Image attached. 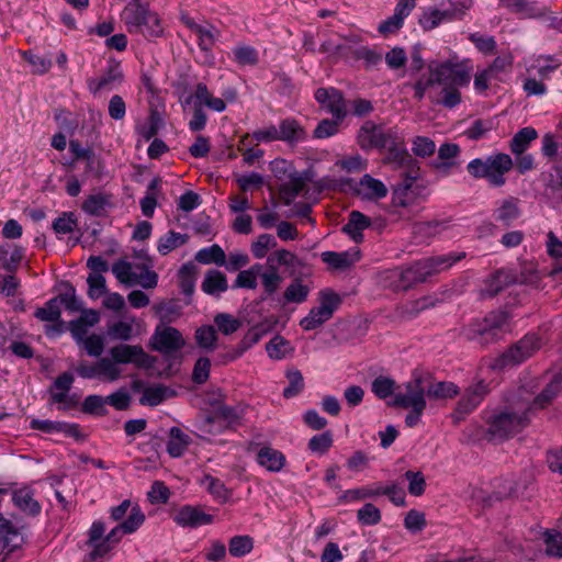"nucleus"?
I'll list each match as a JSON object with an SVG mask.
<instances>
[{
  "mask_svg": "<svg viewBox=\"0 0 562 562\" xmlns=\"http://www.w3.org/2000/svg\"><path fill=\"white\" fill-rule=\"evenodd\" d=\"M266 265L274 280L278 281L277 272L280 268L292 273L301 267V261L293 252L286 249H277L267 257Z\"/></svg>",
  "mask_w": 562,
  "mask_h": 562,
  "instance_id": "24",
  "label": "nucleus"
},
{
  "mask_svg": "<svg viewBox=\"0 0 562 562\" xmlns=\"http://www.w3.org/2000/svg\"><path fill=\"white\" fill-rule=\"evenodd\" d=\"M109 353L120 367L132 363L138 368H149L154 363V359L139 345L120 344L113 346Z\"/></svg>",
  "mask_w": 562,
  "mask_h": 562,
  "instance_id": "14",
  "label": "nucleus"
},
{
  "mask_svg": "<svg viewBox=\"0 0 562 562\" xmlns=\"http://www.w3.org/2000/svg\"><path fill=\"white\" fill-rule=\"evenodd\" d=\"M277 240L270 234L259 235L250 245V251L256 259H262L270 249L276 248Z\"/></svg>",
  "mask_w": 562,
  "mask_h": 562,
  "instance_id": "43",
  "label": "nucleus"
},
{
  "mask_svg": "<svg viewBox=\"0 0 562 562\" xmlns=\"http://www.w3.org/2000/svg\"><path fill=\"white\" fill-rule=\"evenodd\" d=\"M234 56L241 66H254L258 63V53L250 46H237L234 48Z\"/></svg>",
  "mask_w": 562,
  "mask_h": 562,
  "instance_id": "58",
  "label": "nucleus"
},
{
  "mask_svg": "<svg viewBox=\"0 0 562 562\" xmlns=\"http://www.w3.org/2000/svg\"><path fill=\"white\" fill-rule=\"evenodd\" d=\"M473 66L470 59L460 60L457 55L450 56L447 60H431L428 64L429 78L419 79L414 89L415 97L423 99L428 90L438 83L442 86L440 97L429 94L432 102L442 104L445 108H456L461 102L460 88L468 87L471 81Z\"/></svg>",
  "mask_w": 562,
  "mask_h": 562,
  "instance_id": "1",
  "label": "nucleus"
},
{
  "mask_svg": "<svg viewBox=\"0 0 562 562\" xmlns=\"http://www.w3.org/2000/svg\"><path fill=\"white\" fill-rule=\"evenodd\" d=\"M510 330L509 315L504 311H494L469 324L464 335L469 340L488 345L503 339Z\"/></svg>",
  "mask_w": 562,
  "mask_h": 562,
  "instance_id": "6",
  "label": "nucleus"
},
{
  "mask_svg": "<svg viewBox=\"0 0 562 562\" xmlns=\"http://www.w3.org/2000/svg\"><path fill=\"white\" fill-rule=\"evenodd\" d=\"M333 446V435L330 431H324L313 436L308 441V449L314 453L324 454Z\"/></svg>",
  "mask_w": 562,
  "mask_h": 562,
  "instance_id": "54",
  "label": "nucleus"
},
{
  "mask_svg": "<svg viewBox=\"0 0 562 562\" xmlns=\"http://www.w3.org/2000/svg\"><path fill=\"white\" fill-rule=\"evenodd\" d=\"M134 322L135 319L133 317L115 322L108 326L106 334L113 340H130L134 336Z\"/></svg>",
  "mask_w": 562,
  "mask_h": 562,
  "instance_id": "39",
  "label": "nucleus"
},
{
  "mask_svg": "<svg viewBox=\"0 0 562 562\" xmlns=\"http://www.w3.org/2000/svg\"><path fill=\"white\" fill-rule=\"evenodd\" d=\"M371 225V220L359 211H352L349 214L348 223L342 227V232L350 238L359 243L362 240V232Z\"/></svg>",
  "mask_w": 562,
  "mask_h": 562,
  "instance_id": "33",
  "label": "nucleus"
},
{
  "mask_svg": "<svg viewBox=\"0 0 562 562\" xmlns=\"http://www.w3.org/2000/svg\"><path fill=\"white\" fill-rule=\"evenodd\" d=\"M513 159L509 155L497 153L487 156L485 159H472L467 169L474 178H484L493 187L505 184V175L513 168Z\"/></svg>",
  "mask_w": 562,
  "mask_h": 562,
  "instance_id": "7",
  "label": "nucleus"
},
{
  "mask_svg": "<svg viewBox=\"0 0 562 562\" xmlns=\"http://www.w3.org/2000/svg\"><path fill=\"white\" fill-rule=\"evenodd\" d=\"M195 340L199 347L206 350H214L217 336L213 326H202L195 330Z\"/></svg>",
  "mask_w": 562,
  "mask_h": 562,
  "instance_id": "46",
  "label": "nucleus"
},
{
  "mask_svg": "<svg viewBox=\"0 0 562 562\" xmlns=\"http://www.w3.org/2000/svg\"><path fill=\"white\" fill-rule=\"evenodd\" d=\"M412 151L418 157L426 158L435 154L436 144L429 137L416 136L412 140Z\"/></svg>",
  "mask_w": 562,
  "mask_h": 562,
  "instance_id": "53",
  "label": "nucleus"
},
{
  "mask_svg": "<svg viewBox=\"0 0 562 562\" xmlns=\"http://www.w3.org/2000/svg\"><path fill=\"white\" fill-rule=\"evenodd\" d=\"M460 155V147L453 143H445L438 149V160L435 164V168L445 175H448L449 171L458 167L459 164L457 158Z\"/></svg>",
  "mask_w": 562,
  "mask_h": 562,
  "instance_id": "31",
  "label": "nucleus"
},
{
  "mask_svg": "<svg viewBox=\"0 0 562 562\" xmlns=\"http://www.w3.org/2000/svg\"><path fill=\"white\" fill-rule=\"evenodd\" d=\"M173 521L183 528H198L213 522V516L198 507L186 505L172 514Z\"/></svg>",
  "mask_w": 562,
  "mask_h": 562,
  "instance_id": "22",
  "label": "nucleus"
},
{
  "mask_svg": "<svg viewBox=\"0 0 562 562\" xmlns=\"http://www.w3.org/2000/svg\"><path fill=\"white\" fill-rule=\"evenodd\" d=\"M404 476L408 481L411 495L420 496L425 492L426 482L422 472L406 471Z\"/></svg>",
  "mask_w": 562,
  "mask_h": 562,
  "instance_id": "61",
  "label": "nucleus"
},
{
  "mask_svg": "<svg viewBox=\"0 0 562 562\" xmlns=\"http://www.w3.org/2000/svg\"><path fill=\"white\" fill-rule=\"evenodd\" d=\"M214 323L218 330L224 335H231L237 331L241 323L238 318L227 313H220L214 317Z\"/></svg>",
  "mask_w": 562,
  "mask_h": 562,
  "instance_id": "51",
  "label": "nucleus"
},
{
  "mask_svg": "<svg viewBox=\"0 0 562 562\" xmlns=\"http://www.w3.org/2000/svg\"><path fill=\"white\" fill-rule=\"evenodd\" d=\"M121 19L131 34H140L145 37L164 35L165 29L160 16L140 0H130L121 13Z\"/></svg>",
  "mask_w": 562,
  "mask_h": 562,
  "instance_id": "4",
  "label": "nucleus"
},
{
  "mask_svg": "<svg viewBox=\"0 0 562 562\" xmlns=\"http://www.w3.org/2000/svg\"><path fill=\"white\" fill-rule=\"evenodd\" d=\"M520 212L517 200L509 198L504 200L495 211V218L505 225H509L518 218Z\"/></svg>",
  "mask_w": 562,
  "mask_h": 562,
  "instance_id": "40",
  "label": "nucleus"
},
{
  "mask_svg": "<svg viewBox=\"0 0 562 562\" xmlns=\"http://www.w3.org/2000/svg\"><path fill=\"white\" fill-rule=\"evenodd\" d=\"M487 393V385L483 381L469 386L459 400L456 412L461 415L473 412L482 403Z\"/></svg>",
  "mask_w": 562,
  "mask_h": 562,
  "instance_id": "23",
  "label": "nucleus"
},
{
  "mask_svg": "<svg viewBox=\"0 0 562 562\" xmlns=\"http://www.w3.org/2000/svg\"><path fill=\"white\" fill-rule=\"evenodd\" d=\"M321 256L328 267L336 270H345L359 259L357 250L341 252L324 251Z\"/></svg>",
  "mask_w": 562,
  "mask_h": 562,
  "instance_id": "32",
  "label": "nucleus"
},
{
  "mask_svg": "<svg viewBox=\"0 0 562 562\" xmlns=\"http://www.w3.org/2000/svg\"><path fill=\"white\" fill-rule=\"evenodd\" d=\"M123 80V71L120 64L115 63L108 67L105 72L98 77L88 80L89 90L97 94L104 90H112Z\"/></svg>",
  "mask_w": 562,
  "mask_h": 562,
  "instance_id": "26",
  "label": "nucleus"
},
{
  "mask_svg": "<svg viewBox=\"0 0 562 562\" xmlns=\"http://www.w3.org/2000/svg\"><path fill=\"white\" fill-rule=\"evenodd\" d=\"M396 390V382L390 376L380 375L371 383L372 393L380 400H385L393 395Z\"/></svg>",
  "mask_w": 562,
  "mask_h": 562,
  "instance_id": "42",
  "label": "nucleus"
},
{
  "mask_svg": "<svg viewBox=\"0 0 562 562\" xmlns=\"http://www.w3.org/2000/svg\"><path fill=\"white\" fill-rule=\"evenodd\" d=\"M74 383V375L70 372H64L58 375L49 389L50 403L58 404V408L68 411L77 406L78 398L69 394Z\"/></svg>",
  "mask_w": 562,
  "mask_h": 562,
  "instance_id": "15",
  "label": "nucleus"
},
{
  "mask_svg": "<svg viewBox=\"0 0 562 562\" xmlns=\"http://www.w3.org/2000/svg\"><path fill=\"white\" fill-rule=\"evenodd\" d=\"M188 25L195 33L199 41V46L203 50H209L214 44V34L212 26L200 25L193 22H188Z\"/></svg>",
  "mask_w": 562,
  "mask_h": 562,
  "instance_id": "48",
  "label": "nucleus"
},
{
  "mask_svg": "<svg viewBox=\"0 0 562 562\" xmlns=\"http://www.w3.org/2000/svg\"><path fill=\"white\" fill-rule=\"evenodd\" d=\"M357 518L361 525L373 526L380 522L381 512L373 504L367 503L357 512Z\"/></svg>",
  "mask_w": 562,
  "mask_h": 562,
  "instance_id": "52",
  "label": "nucleus"
},
{
  "mask_svg": "<svg viewBox=\"0 0 562 562\" xmlns=\"http://www.w3.org/2000/svg\"><path fill=\"white\" fill-rule=\"evenodd\" d=\"M252 548L254 541L249 536H235L229 540L228 543L229 553L236 558L248 554Z\"/></svg>",
  "mask_w": 562,
  "mask_h": 562,
  "instance_id": "44",
  "label": "nucleus"
},
{
  "mask_svg": "<svg viewBox=\"0 0 562 562\" xmlns=\"http://www.w3.org/2000/svg\"><path fill=\"white\" fill-rule=\"evenodd\" d=\"M356 192L363 200L378 201L387 195L389 189L383 181L366 173L360 178Z\"/></svg>",
  "mask_w": 562,
  "mask_h": 562,
  "instance_id": "25",
  "label": "nucleus"
},
{
  "mask_svg": "<svg viewBox=\"0 0 562 562\" xmlns=\"http://www.w3.org/2000/svg\"><path fill=\"white\" fill-rule=\"evenodd\" d=\"M396 135L397 132L395 130L390 128L385 131L373 122L368 121L360 127L357 138L362 149H383L389 146V144L394 143Z\"/></svg>",
  "mask_w": 562,
  "mask_h": 562,
  "instance_id": "13",
  "label": "nucleus"
},
{
  "mask_svg": "<svg viewBox=\"0 0 562 562\" xmlns=\"http://www.w3.org/2000/svg\"><path fill=\"white\" fill-rule=\"evenodd\" d=\"M184 344L181 333L170 326L157 327L150 339L151 348L162 353L175 352L181 349Z\"/></svg>",
  "mask_w": 562,
  "mask_h": 562,
  "instance_id": "18",
  "label": "nucleus"
},
{
  "mask_svg": "<svg viewBox=\"0 0 562 562\" xmlns=\"http://www.w3.org/2000/svg\"><path fill=\"white\" fill-rule=\"evenodd\" d=\"M289 385L283 390V396L291 398L300 394L304 387L303 375L299 370L290 371L286 374Z\"/></svg>",
  "mask_w": 562,
  "mask_h": 562,
  "instance_id": "55",
  "label": "nucleus"
},
{
  "mask_svg": "<svg viewBox=\"0 0 562 562\" xmlns=\"http://www.w3.org/2000/svg\"><path fill=\"white\" fill-rule=\"evenodd\" d=\"M546 553L550 557L562 558L561 533L547 531L544 535Z\"/></svg>",
  "mask_w": 562,
  "mask_h": 562,
  "instance_id": "63",
  "label": "nucleus"
},
{
  "mask_svg": "<svg viewBox=\"0 0 562 562\" xmlns=\"http://www.w3.org/2000/svg\"><path fill=\"white\" fill-rule=\"evenodd\" d=\"M78 345L82 347L89 356L99 357L104 349V339L101 335L92 334Z\"/></svg>",
  "mask_w": 562,
  "mask_h": 562,
  "instance_id": "57",
  "label": "nucleus"
},
{
  "mask_svg": "<svg viewBox=\"0 0 562 562\" xmlns=\"http://www.w3.org/2000/svg\"><path fill=\"white\" fill-rule=\"evenodd\" d=\"M145 521V515L140 507L136 504L131 507L126 518L120 524L125 533H134Z\"/></svg>",
  "mask_w": 562,
  "mask_h": 562,
  "instance_id": "45",
  "label": "nucleus"
},
{
  "mask_svg": "<svg viewBox=\"0 0 562 562\" xmlns=\"http://www.w3.org/2000/svg\"><path fill=\"white\" fill-rule=\"evenodd\" d=\"M14 506L23 514L29 516H37L42 507L34 497V491L29 486H23L11 493Z\"/></svg>",
  "mask_w": 562,
  "mask_h": 562,
  "instance_id": "27",
  "label": "nucleus"
},
{
  "mask_svg": "<svg viewBox=\"0 0 562 562\" xmlns=\"http://www.w3.org/2000/svg\"><path fill=\"white\" fill-rule=\"evenodd\" d=\"M310 288L303 283H290L284 292L286 302L302 303L306 300Z\"/></svg>",
  "mask_w": 562,
  "mask_h": 562,
  "instance_id": "60",
  "label": "nucleus"
},
{
  "mask_svg": "<svg viewBox=\"0 0 562 562\" xmlns=\"http://www.w3.org/2000/svg\"><path fill=\"white\" fill-rule=\"evenodd\" d=\"M257 279H261V281H276L272 273H267L265 266L261 263H255L249 269L240 271L236 281H256Z\"/></svg>",
  "mask_w": 562,
  "mask_h": 562,
  "instance_id": "49",
  "label": "nucleus"
},
{
  "mask_svg": "<svg viewBox=\"0 0 562 562\" xmlns=\"http://www.w3.org/2000/svg\"><path fill=\"white\" fill-rule=\"evenodd\" d=\"M105 525L101 520H95L92 522L91 527L88 530V540L87 546L90 551L87 557L88 562H97L103 558H105L111 550L114 548L106 539L104 538Z\"/></svg>",
  "mask_w": 562,
  "mask_h": 562,
  "instance_id": "16",
  "label": "nucleus"
},
{
  "mask_svg": "<svg viewBox=\"0 0 562 562\" xmlns=\"http://www.w3.org/2000/svg\"><path fill=\"white\" fill-rule=\"evenodd\" d=\"M355 293V291L338 292L329 286L319 290L316 294V304L310 310L308 314L301 319L300 326L305 331L319 328L330 321L335 313L340 310L344 301Z\"/></svg>",
  "mask_w": 562,
  "mask_h": 562,
  "instance_id": "5",
  "label": "nucleus"
},
{
  "mask_svg": "<svg viewBox=\"0 0 562 562\" xmlns=\"http://www.w3.org/2000/svg\"><path fill=\"white\" fill-rule=\"evenodd\" d=\"M30 427L34 430H40L45 434L63 432L70 437H78L80 434V429L77 424H69L66 422L32 419Z\"/></svg>",
  "mask_w": 562,
  "mask_h": 562,
  "instance_id": "28",
  "label": "nucleus"
},
{
  "mask_svg": "<svg viewBox=\"0 0 562 562\" xmlns=\"http://www.w3.org/2000/svg\"><path fill=\"white\" fill-rule=\"evenodd\" d=\"M112 273L117 281H156L151 259L144 252L136 254L132 259L123 258L112 266Z\"/></svg>",
  "mask_w": 562,
  "mask_h": 562,
  "instance_id": "8",
  "label": "nucleus"
},
{
  "mask_svg": "<svg viewBox=\"0 0 562 562\" xmlns=\"http://www.w3.org/2000/svg\"><path fill=\"white\" fill-rule=\"evenodd\" d=\"M168 394V389L162 385L148 386L144 390L140 397L143 405L157 406L159 405Z\"/></svg>",
  "mask_w": 562,
  "mask_h": 562,
  "instance_id": "47",
  "label": "nucleus"
},
{
  "mask_svg": "<svg viewBox=\"0 0 562 562\" xmlns=\"http://www.w3.org/2000/svg\"><path fill=\"white\" fill-rule=\"evenodd\" d=\"M203 483L206 490L218 501L225 502L229 497V493L224 484L211 475H205Z\"/></svg>",
  "mask_w": 562,
  "mask_h": 562,
  "instance_id": "59",
  "label": "nucleus"
},
{
  "mask_svg": "<svg viewBox=\"0 0 562 562\" xmlns=\"http://www.w3.org/2000/svg\"><path fill=\"white\" fill-rule=\"evenodd\" d=\"M60 302L57 297L47 301L43 307H38L34 316L41 322L48 323L45 333L49 337L59 336L64 331V323L60 321Z\"/></svg>",
  "mask_w": 562,
  "mask_h": 562,
  "instance_id": "19",
  "label": "nucleus"
},
{
  "mask_svg": "<svg viewBox=\"0 0 562 562\" xmlns=\"http://www.w3.org/2000/svg\"><path fill=\"white\" fill-rule=\"evenodd\" d=\"M538 134L533 127H524L519 130L510 140L509 148L515 156L522 155L537 138Z\"/></svg>",
  "mask_w": 562,
  "mask_h": 562,
  "instance_id": "35",
  "label": "nucleus"
},
{
  "mask_svg": "<svg viewBox=\"0 0 562 562\" xmlns=\"http://www.w3.org/2000/svg\"><path fill=\"white\" fill-rule=\"evenodd\" d=\"M383 149L387 150L384 157V162L390 165L394 170H405L404 176L409 173L412 170L419 171L416 161L408 154L398 134L396 135L394 143L389 144V146Z\"/></svg>",
  "mask_w": 562,
  "mask_h": 562,
  "instance_id": "17",
  "label": "nucleus"
},
{
  "mask_svg": "<svg viewBox=\"0 0 562 562\" xmlns=\"http://www.w3.org/2000/svg\"><path fill=\"white\" fill-rule=\"evenodd\" d=\"M99 380L103 382H115L122 374L123 369L111 357L100 358L98 360Z\"/></svg>",
  "mask_w": 562,
  "mask_h": 562,
  "instance_id": "36",
  "label": "nucleus"
},
{
  "mask_svg": "<svg viewBox=\"0 0 562 562\" xmlns=\"http://www.w3.org/2000/svg\"><path fill=\"white\" fill-rule=\"evenodd\" d=\"M278 132L280 140L301 142L305 139L304 130L294 120H283L278 127Z\"/></svg>",
  "mask_w": 562,
  "mask_h": 562,
  "instance_id": "38",
  "label": "nucleus"
},
{
  "mask_svg": "<svg viewBox=\"0 0 562 562\" xmlns=\"http://www.w3.org/2000/svg\"><path fill=\"white\" fill-rule=\"evenodd\" d=\"M461 256H454L453 254L440 255L436 257H429L413 263L405 273L401 274V281H408L411 274H416L418 278L425 279L436 273L445 271L453 266Z\"/></svg>",
  "mask_w": 562,
  "mask_h": 562,
  "instance_id": "12",
  "label": "nucleus"
},
{
  "mask_svg": "<svg viewBox=\"0 0 562 562\" xmlns=\"http://www.w3.org/2000/svg\"><path fill=\"white\" fill-rule=\"evenodd\" d=\"M315 99L322 108L337 119V121H342L346 116V104L338 90L334 88H319L315 92Z\"/></svg>",
  "mask_w": 562,
  "mask_h": 562,
  "instance_id": "21",
  "label": "nucleus"
},
{
  "mask_svg": "<svg viewBox=\"0 0 562 562\" xmlns=\"http://www.w3.org/2000/svg\"><path fill=\"white\" fill-rule=\"evenodd\" d=\"M211 361L206 357H201L196 360L193 371L192 381L196 384H203L210 376Z\"/></svg>",
  "mask_w": 562,
  "mask_h": 562,
  "instance_id": "62",
  "label": "nucleus"
},
{
  "mask_svg": "<svg viewBox=\"0 0 562 562\" xmlns=\"http://www.w3.org/2000/svg\"><path fill=\"white\" fill-rule=\"evenodd\" d=\"M190 445V437L183 432L179 427H172L169 431V439L167 441V452L172 458L181 457Z\"/></svg>",
  "mask_w": 562,
  "mask_h": 562,
  "instance_id": "34",
  "label": "nucleus"
},
{
  "mask_svg": "<svg viewBox=\"0 0 562 562\" xmlns=\"http://www.w3.org/2000/svg\"><path fill=\"white\" fill-rule=\"evenodd\" d=\"M88 268L91 270V274L87 281H104L102 273L109 270L108 262L99 256H92L87 261Z\"/></svg>",
  "mask_w": 562,
  "mask_h": 562,
  "instance_id": "56",
  "label": "nucleus"
},
{
  "mask_svg": "<svg viewBox=\"0 0 562 562\" xmlns=\"http://www.w3.org/2000/svg\"><path fill=\"white\" fill-rule=\"evenodd\" d=\"M189 239L187 234L169 231L162 235L157 243V250L160 255L166 256L173 249L184 245Z\"/></svg>",
  "mask_w": 562,
  "mask_h": 562,
  "instance_id": "37",
  "label": "nucleus"
},
{
  "mask_svg": "<svg viewBox=\"0 0 562 562\" xmlns=\"http://www.w3.org/2000/svg\"><path fill=\"white\" fill-rule=\"evenodd\" d=\"M272 166L276 177L282 181L279 187L280 199L285 205H290L304 189L306 178L285 160H276Z\"/></svg>",
  "mask_w": 562,
  "mask_h": 562,
  "instance_id": "10",
  "label": "nucleus"
},
{
  "mask_svg": "<svg viewBox=\"0 0 562 562\" xmlns=\"http://www.w3.org/2000/svg\"><path fill=\"white\" fill-rule=\"evenodd\" d=\"M562 390V376L554 375L553 379L546 385L541 393L535 397L533 402H527L531 407V415L536 409H542L551 404V402L559 395Z\"/></svg>",
  "mask_w": 562,
  "mask_h": 562,
  "instance_id": "30",
  "label": "nucleus"
},
{
  "mask_svg": "<svg viewBox=\"0 0 562 562\" xmlns=\"http://www.w3.org/2000/svg\"><path fill=\"white\" fill-rule=\"evenodd\" d=\"M266 350L271 359L280 360L284 358L291 349L289 341L277 335L267 344Z\"/></svg>",
  "mask_w": 562,
  "mask_h": 562,
  "instance_id": "50",
  "label": "nucleus"
},
{
  "mask_svg": "<svg viewBox=\"0 0 562 562\" xmlns=\"http://www.w3.org/2000/svg\"><path fill=\"white\" fill-rule=\"evenodd\" d=\"M404 526L407 530L414 533L422 531L426 526L424 513L411 509L404 518Z\"/></svg>",
  "mask_w": 562,
  "mask_h": 562,
  "instance_id": "64",
  "label": "nucleus"
},
{
  "mask_svg": "<svg viewBox=\"0 0 562 562\" xmlns=\"http://www.w3.org/2000/svg\"><path fill=\"white\" fill-rule=\"evenodd\" d=\"M256 460L269 472H280L286 462L285 456L281 451L268 446L258 450Z\"/></svg>",
  "mask_w": 562,
  "mask_h": 562,
  "instance_id": "29",
  "label": "nucleus"
},
{
  "mask_svg": "<svg viewBox=\"0 0 562 562\" xmlns=\"http://www.w3.org/2000/svg\"><path fill=\"white\" fill-rule=\"evenodd\" d=\"M531 420V407L527 401H517L486 417V437L502 441L526 428Z\"/></svg>",
  "mask_w": 562,
  "mask_h": 562,
  "instance_id": "3",
  "label": "nucleus"
},
{
  "mask_svg": "<svg viewBox=\"0 0 562 562\" xmlns=\"http://www.w3.org/2000/svg\"><path fill=\"white\" fill-rule=\"evenodd\" d=\"M195 260L204 265L223 266L225 263V252L218 245H212L200 249L195 255Z\"/></svg>",
  "mask_w": 562,
  "mask_h": 562,
  "instance_id": "41",
  "label": "nucleus"
},
{
  "mask_svg": "<svg viewBox=\"0 0 562 562\" xmlns=\"http://www.w3.org/2000/svg\"><path fill=\"white\" fill-rule=\"evenodd\" d=\"M462 13L463 12L456 4H451V7L446 10L429 7L423 11L419 18V25L425 31H431L442 23L461 18Z\"/></svg>",
  "mask_w": 562,
  "mask_h": 562,
  "instance_id": "20",
  "label": "nucleus"
},
{
  "mask_svg": "<svg viewBox=\"0 0 562 562\" xmlns=\"http://www.w3.org/2000/svg\"><path fill=\"white\" fill-rule=\"evenodd\" d=\"M419 171L412 170L407 173L401 184L394 188L391 200V213L400 214L397 209H406L417 203L418 199L425 198V188L415 183Z\"/></svg>",
  "mask_w": 562,
  "mask_h": 562,
  "instance_id": "11",
  "label": "nucleus"
},
{
  "mask_svg": "<svg viewBox=\"0 0 562 562\" xmlns=\"http://www.w3.org/2000/svg\"><path fill=\"white\" fill-rule=\"evenodd\" d=\"M541 347V339L536 334H527L505 352L493 359V370H505L522 363Z\"/></svg>",
  "mask_w": 562,
  "mask_h": 562,
  "instance_id": "9",
  "label": "nucleus"
},
{
  "mask_svg": "<svg viewBox=\"0 0 562 562\" xmlns=\"http://www.w3.org/2000/svg\"><path fill=\"white\" fill-rule=\"evenodd\" d=\"M459 394L457 384L437 381L429 374L414 371L412 379L404 384V391L394 394L393 405L409 409L405 417L407 427H415L422 419L429 401H446Z\"/></svg>",
  "mask_w": 562,
  "mask_h": 562,
  "instance_id": "2",
  "label": "nucleus"
}]
</instances>
